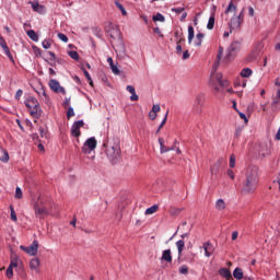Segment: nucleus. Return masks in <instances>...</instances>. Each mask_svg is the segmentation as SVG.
<instances>
[{"instance_id": "f257e3e1", "label": "nucleus", "mask_w": 280, "mask_h": 280, "mask_svg": "<svg viewBox=\"0 0 280 280\" xmlns=\"http://www.w3.org/2000/svg\"><path fill=\"white\" fill-rule=\"evenodd\" d=\"M259 183V167L248 166L245 172V180L242 186V194L244 196H250L255 194L257 184Z\"/></svg>"}, {"instance_id": "f03ea898", "label": "nucleus", "mask_w": 280, "mask_h": 280, "mask_svg": "<svg viewBox=\"0 0 280 280\" xmlns=\"http://www.w3.org/2000/svg\"><path fill=\"white\" fill-rule=\"evenodd\" d=\"M236 13L237 7L233 2H230L226 10L224 11L225 16L233 14V16L228 22L230 32H233V30H240V27H242V23H244V10H242L238 15H235Z\"/></svg>"}, {"instance_id": "7ed1b4c3", "label": "nucleus", "mask_w": 280, "mask_h": 280, "mask_svg": "<svg viewBox=\"0 0 280 280\" xmlns=\"http://www.w3.org/2000/svg\"><path fill=\"white\" fill-rule=\"evenodd\" d=\"M56 205L54 200L42 198L34 205L35 217L38 220H44L45 215H51V209H54Z\"/></svg>"}, {"instance_id": "20e7f679", "label": "nucleus", "mask_w": 280, "mask_h": 280, "mask_svg": "<svg viewBox=\"0 0 280 280\" xmlns=\"http://www.w3.org/2000/svg\"><path fill=\"white\" fill-rule=\"evenodd\" d=\"M106 156L112 163H117L121 159V147L119 141L109 142L106 149Z\"/></svg>"}, {"instance_id": "39448f33", "label": "nucleus", "mask_w": 280, "mask_h": 280, "mask_svg": "<svg viewBox=\"0 0 280 280\" xmlns=\"http://www.w3.org/2000/svg\"><path fill=\"white\" fill-rule=\"evenodd\" d=\"M25 106L28 108L30 115L35 119H39L43 110L40 109V103L33 96H30L25 101Z\"/></svg>"}, {"instance_id": "423d86ee", "label": "nucleus", "mask_w": 280, "mask_h": 280, "mask_svg": "<svg viewBox=\"0 0 280 280\" xmlns=\"http://www.w3.org/2000/svg\"><path fill=\"white\" fill-rule=\"evenodd\" d=\"M276 90L272 95L271 108L272 110H279L280 108V79H276L275 82Z\"/></svg>"}, {"instance_id": "0eeeda50", "label": "nucleus", "mask_w": 280, "mask_h": 280, "mask_svg": "<svg viewBox=\"0 0 280 280\" xmlns=\"http://www.w3.org/2000/svg\"><path fill=\"white\" fill-rule=\"evenodd\" d=\"M97 148V139L95 137L89 138L81 148L83 154H91V152H95Z\"/></svg>"}, {"instance_id": "6e6552de", "label": "nucleus", "mask_w": 280, "mask_h": 280, "mask_svg": "<svg viewBox=\"0 0 280 280\" xmlns=\"http://www.w3.org/2000/svg\"><path fill=\"white\" fill-rule=\"evenodd\" d=\"M270 154H272L270 142H261L258 147V156H260V159H266V156H270Z\"/></svg>"}, {"instance_id": "1a4fd4ad", "label": "nucleus", "mask_w": 280, "mask_h": 280, "mask_svg": "<svg viewBox=\"0 0 280 280\" xmlns=\"http://www.w3.org/2000/svg\"><path fill=\"white\" fill-rule=\"evenodd\" d=\"M38 241H33V243L25 247L23 245L20 246L21 250H23L24 253H26V255H30L31 257H36V255H38Z\"/></svg>"}, {"instance_id": "9d476101", "label": "nucleus", "mask_w": 280, "mask_h": 280, "mask_svg": "<svg viewBox=\"0 0 280 280\" xmlns=\"http://www.w3.org/2000/svg\"><path fill=\"white\" fill-rule=\"evenodd\" d=\"M28 266L32 275H40V259H31Z\"/></svg>"}, {"instance_id": "9b49d317", "label": "nucleus", "mask_w": 280, "mask_h": 280, "mask_svg": "<svg viewBox=\"0 0 280 280\" xmlns=\"http://www.w3.org/2000/svg\"><path fill=\"white\" fill-rule=\"evenodd\" d=\"M49 86L51 91H54V93H62V95L67 94V91L65 90V88H62L60 85V82H58L56 79H51L49 81Z\"/></svg>"}, {"instance_id": "f8f14e48", "label": "nucleus", "mask_w": 280, "mask_h": 280, "mask_svg": "<svg viewBox=\"0 0 280 280\" xmlns=\"http://www.w3.org/2000/svg\"><path fill=\"white\" fill-rule=\"evenodd\" d=\"M80 128H84V120H78L74 121L71 127V135L78 139L82 132L80 131Z\"/></svg>"}, {"instance_id": "ddd939ff", "label": "nucleus", "mask_w": 280, "mask_h": 280, "mask_svg": "<svg viewBox=\"0 0 280 280\" xmlns=\"http://www.w3.org/2000/svg\"><path fill=\"white\" fill-rule=\"evenodd\" d=\"M200 248H203L206 257H211V255H213V253H215V247L213 246V244L210 241L203 243L202 247H200Z\"/></svg>"}, {"instance_id": "4468645a", "label": "nucleus", "mask_w": 280, "mask_h": 280, "mask_svg": "<svg viewBox=\"0 0 280 280\" xmlns=\"http://www.w3.org/2000/svg\"><path fill=\"white\" fill-rule=\"evenodd\" d=\"M240 49V43L238 42H233L231 46L228 48V55L226 59L231 60V57Z\"/></svg>"}, {"instance_id": "2eb2a0df", "label": "nucleus", "mask_w": 280, "mask_h": 280, "mask_svg": "<svg viewBox=\"0 0 280 280\" xmlns=\"http://www.w3.org/2000/svg\"><path fill=\"white\" fill-rule=\"evenodd\" d=\"M172 249H165L162 252L161 261H165L166 264H172Z\"/></svg>"}, {"instance_id": "dca6fc26", "label": "nucleus", "mask_w": 280, "mask_h": 280, "mask_svg": "<svg viewBox=\"0 0 280 280\" xmlns=\"http://www.w3.org/2000/svg\"><path fill=\"white\" fill-rule=\"evenodd\" d=\"M159 144L161 154H165V152H172V150H174L172 147H165V140H163V138H159Z\"/></svg>"}, {"instance_id": "f3484780", "label": "nucleus", "mask_w": 280, "mask_h": 280, "mask_svg": "<svg viewBox=\"0 0 280 280\" xmlns=\"http://www.w3.org/2000/svg\"><path fill=\"white\" fill-rule=\"evenodd\" d=\"M222 162H223V160L222 159H219L217 162H214V164L211 166V168H210V172H211V174H212V176L214 175H217L218 174V172H220V167H222Z\"/></svg>"}, {"instance_id": "a211bd4d", "label": "nucleus", "mask_w": 280, "mask_h": 280, "mask_svg": "<svg viewBox=\"0 0 280 280\" xmlns=\"http://www.w3.org/2000/svg\"><path fill=\"white\" fill-rule=\"evenodd\" d=\"M219 275L223 277L225 280H233V276L231 275V270L228 268H221L219 270Z\"/></svg>"}, {"instance_id": "6ab92c4d", "label": "nucleus", "mask_w": 280, "mask_h": 280, "mask_svg": "<svg viewBox=\"0 0 280 280\" xmlns=\"http://www.w3.org/2000/svg\"><path fill=\"white\" fill-rule=\"evenodd\" d=\"M177 253H178V259L183 257V252L185 250V241L179 240L176 242Z\"/></svg>"}, {"instance_id": "aec40b11", "label": "nucleus", "mask_w": 280, "mask_h": 280, "mask_svg": "<svg viewBox=\"0 0 280 280\" xmlns=\"http://www.w3.org/2000/svg\"><path fill=\"white\" fill-rule=\"evenodd\" d=\"M30 4L32 5V9L34 12H38L39 14H43L44 8L38 3V1H31Z\"/></svg>"}, {"instance_id": "412c9836", "label": "nucleus", "mask_w": 280, "mask_h": 280, "mask_svg": "<svg viewBox=\"0 0 280 280\" xmlns=\"http://www.w3.org/2000/svg\"><path fill=\"white\" fill-rule=\"evenodd\" d=\"M224 209H226V202L224 201V199H218L215 201V210L217 211H224Z\"/></svg>"}, {"instance_id": "4be33fe9", "label": "nucleus", "mask_w": 280, "mask_h": 280, "mask_svg": "<svg viewBox=\"0 0 280 280\" xmlns=\"http://www.w3.org/2000/svg\"><path fill=\"white\" fill-rule=\"evenodd\" d=\"M233 277L236 280L244 279V271L242 270V268H240V267L235 268L234 271H233Z\"/></svg>"}, {"instance_id": "5701e85b", "label": "nucleus", "mask_w": 280, "mask_h": 280, "mask_svg": "<svg viewBox=\"0 0 280 280\" xmlns=\"http://www.w3.org/2000/svg\"><path fill=\"white\" fill-rule=\"evenodd\" d=\"M212 80H217V82L221 85V86H226V82L222 81V73H212L211 75Z\"/></svg>"}, {"instance_id": "b1692460", "label": "nucleus", "mask_w": 280, "mask_h": 280, "mask_svg": "<svg viewBox=\"0 0 280 280\" xmlns=\"http://www.w3.org/2000/svg\"><path fill=\"white\" fill-rule=\"evenodd\" d=\"M213 27H215V12L211 13L207 24V30H213Z\"/></svg>"}, {"instance_id": "393cba45", "label": "nucleus", "mask_w": 280, "mask_h": 280, "mask_svg": "<svg viewBox=\"0 0 280 280\" xmlns=\"http://www.w3.org/2000/svg\"><path fill=\"white\" fill-rule=\"evenodd\" d=\"M0 161H2V163H8L10 161V154H8V151L3 149L0 150Z\"/></svg>"}, {"instance_id": "a878e982", "label": "nucleus", "mask_w": 280, "mask_h": 280, "mask_svg": "<svg viewBox=\"0 0 280 280\" xmlns=\"http://www.w3.org/2000/svg\"><path fill=\"white\" fill-rule=\"evenodd\" d=\"M26 34L28 38H31V40H34V43H38V34H36L34 30L27 31Z\"/></svg>"}, {"instance_id": "bb28decb", "label": "nucleus", "mask_w": 280, "mask_h": 280, "mask_svg": "<svg viewBox=\"0 0 280 280\" xmlns=\"http://www.w3.org/2000/svg\"><path fill=\"white\" fill-rule=\"evenodd\" d=\"M202 104H205V96L198 95L195 100V106H197V108H200L202 107Z\"/></svg>"}, {"instance_id": "cd10ccee", "label": "nucleus", "mask_w": 280, "mask_h": 280, "mask_svg": "<svg viewBox=\"0 0 280 280\" xmlns=\"http://www.w3.org/2000/svg\"><path fill=\"white\" fill-rule=\"evenodd\" d=\"M250 75H253V70H250V68H244L241 71V77L242 78H250Z\"/></svg>"}, {"instance_id": "c85d7f7f", "label": "nucleus", "mask_w": 280, "mask_h": 280, "mask_svg": "<svg viewBox=\"0 0 280 280\" xmlns=\"http://www.w3.org/2000/svg\"><path fill=\"white\" fill-rule=\"evenodd\" d=\"M159 211V206L154 205L145 210V215H152Z\"/></svg>"}, {"instance_id": "c756f323", "label": "nucleus", "mask_w": 280, "mask_h": 280, "mask_svg": "<svg viewBox=\"0 0 280 280\" xmlns=\"http://www.w3.org/2000/svg\"><path fill=\"white\" fill-rule=\"evenodd\" d=\"M115 5H116V8H118V10H120L122 16L128 15V12L126 11V9L124 8V5L121 3H119L118 1H115Z\"/></svg>"}, {"instance_id": "7c9ffc66", "label": "nucleus", "mask_w": 280, "mask_h": 280, "mask_svg": "<svg viewBox=\"0 0 280 280\" xmlns=\"http://www.w3.org/2000/svg\"><path fill=\"white\" fill-rule=\"evenodd\" d=\"M194 36H195L194 26H188V43H189V45H191V40H194Z\"/></svg>"}, {"instance_id": "2f4dec72", "label": "nucleus", "mask_w": 280, "mask_h": 280, "mask_svg": "<svg viewBox=\"0 0 280 280\" xmlns=\"http://www.w3.org/2000/svg\"><path fill=\"white\" fill-rule=\"evenodd\" d=\"M109 36H110V38H119V30H117V28H112V30L109 31Z\"/></svg>"}, {"instance_id": "473e14b6", "label": "nucleus", "mask_w": 280, "mask_h": 280, "mask_svg": "<svg viewBox=\"0 0 280 280\" xmlns=\"http://www.w3.org/2000/svg\"><path fill=\"white\" fill-rule=\"evenodd\" d=\"M196 38H197L196 45L197 47H200L202 45V38H205V34L199 33L196 35Z\"/></svg>"}, {"instance_id": "72a5a7b5", "label": "nucleus", "mask_w": 280, "mask_h": 280, "mask_svg": "<svg viewBox=\"0 0 280 280\" xmlns=\"http://www.w3.org/2000/svg\"><path fill=\"white\" fill-rule=\"evenodd\" d=\"M68 56H70V58H72V60H80V55L78 54V51L70 50L68 52Z\"/></svg>"}, {"instance_id": "f704fd0d", "label": "nucleus", "mask_w": 280, "mask_h": 280, "mask_svg": "<svg viewBox=\"0 0 280 280\" xmlns=\"http://www.w3.org/2000/svg\"><path fill=\"white\" fill-rule=\"evenodd\" d=\"M153 21H160V23H165V16L161 13H156V15L153 16Z\"/></svg>"}, {"instance_id": "c9c22d12", "label": "nucleus", "mask_w": 280, "mask_h": 280, "mask_svg": "<svg viewBox=\"0 0 280 280\" xmlns=\"http://www.w3.org/2000/svg\"><path fill=\"white\" fill-rule=\"evenodd\" d=\"M189 273V267L187 265H183L179 267V275H188Z\"/></svg>"}, {"instance_id": "e433bc0d", "label": "nucleus", "mask_w": 280, "mask_h": 280, "mask_svg": "<svg viewBox=\"0 0 280 280\" xmlns=\"http://www.w3.org/2000/svg\"><path fill=\"white\" fill-rule=\"evenodd\" d=\"M82 71L88 80V82L90 83L91 86H93V79H91V74H89V71H86V69L82 68Z\"/></svg>"}, {"instance_id": "4c0bfd02", "label": "nucleus", "mask_w": 280, "mask_h": 280, "mask_svg": "<svg viewBox=\"0 0 280 280\" xmlns=\"http://www.w3.org/2000/svg\"><path fill=\"white\" fill-rule=\"evenodd\" d=\"M15 198L18 200H21V198H23V190H21V187L15 188Z\"/></svg>"}, {"instance_id": "58836bf2", "label": "nucleus", "mask_w": 280, "mask_h": 280, "mask_svg": "<svg viewBox=\"0 0 280 280\" xmlns=\"http://www.w3.org/2000/svg\"><path fill=\"white\" fill-rule=\"evenodd\" d=\"M19 266V258H12L9 268H16Z\"/></svg>"}, {"instance_id": "ea45409f", "label": "nucleus", "mask_w": 280, "mask_h": 280, "mask_svg": "<svg viewBox=\"0 0 280 280\" xmlns=\"http://www.w3.org/2000/svg\"><path fill=\"white\" fill-rule=\"evenodd\" d=\"M59 40H62V43H69V38L67 37V35L62 34V33H58L57 34Z\"/></svg>"}, {"instance_id": "a19ab883", "label": "nucleus", "mask_w": 280, "mask_h": 280, "mask_svg": "<svg viewBox=\"0 0 280 280\" xmlns=\"http://www.w3.org/2000/svg\"><path fill=\"white\" fill-rule=\"evenodd\" d=\"M5 276L8 277V279H12V277H14V271L12 267H8Z\"/></svg>"}, {"instance_id": "79ce46f5", "label": "nucleus", "mask_w": 280, "mask_h": 280, "mask_svg": "<svg viewBox=\"0 0 280 280\" xmlns=\"http://www.w3.org/2000/svg\"><path fill=\"white\" fill-rule=\"evenodd\" d=\"M10 211H11V220H13V222H16L19 219L16 218V212L14 211V207L10 206Z\"/></svg>"}, {"instance_id": "37998d69", "label": "nucleus", "mask_w": 280, "mask_h": 280, "mask_svg": "<svg viewBox=\"0 0 280 280\" xmlns=\"http://www.w3.org/2000/svg\"><path fill=\"white\" fill-rule=\"evenodd\" d=\"M38 95H43L45 97V102H49V96H47V93L45 92V89H39V91L37 92Z\"/></svg>"}, {"instance_id": "c03bdc74", "label": "nucleus", "mask_w": 280, "mask_h": 280, "mask_svg": "<svg viewBox=\"0 0 280 280\" xmlns=\"http://www.w3.org/2000/svg\"><path fill=\"white\" fill-rule=\"evenodd\" d=\"M167 115H168V114L166 113L165 116H164V119H163L162 122L160 124V126H159L156 132H161V129H162L163 126H165V124L167 122Z\"/></svg>"}, {"instance_id": "a18cd8bd", "label": "nucleus", "mask_w": 280, "mask_h": 280, "mask_svg": "<svg viewBox=\"0 0 280 280\" xmlns=\"http://www.w3.org/2000/svg\"><path fill=\"white\" fill-rule=\"evenodd\" d=\"M75 115V112L73 110V107H69L67 112V119H71Z\"/></svg>"}, {"instance_id": "49530a36", "label": "nucleus", "mask_w": 280, "mask_h": 280, "mask_svg": "<svg viewBox=\"0 0 280 280\" xmlns=\"http://www.w3.org/2000/svg\"><path fill=\"white\" fill-rule=\"evenodd\" d=\"M110 69L113 71L114 75H119L120 71H119V68L117 67V65H112Z\"/></svg>"}, {"instance_id": "de8ad7c7", "label": "nucleus", "mask_w": 280, "mask_h": 280, "mask_svg": "<svg viewBox=\"0 0 280 280\" xmlns=\"http://www.w3.org/2000/svg\"><path fill=\"white\" fill-rule=\"evenodd\" d=\"M180 43H183V37H180L177 42V46H176L177 54H180L183 51V46H180Z\"/></svg>"}, {"instance_id": "09e8293b", "label": "nucleus", "mask_w": 280, "mask_h": 280, "mask_svg": "<svg viewBox=\"0 0 280 280\" xmlns=\"http://www.w3.org/2000/svg\"><path fill=\"white\" fill-rule=\"evenodd\" d=\"M118 54H120V56H126V46H124V44L119 46Z\"/></svg>"}, {"instance_id": "8fccbe9b", "label": "nucleus", "mask_w": 280, "mask_h": 280, "mask_svg": "<svg viewBox=\"0 0 280 280\" xmlns=\"http://www.w3.org/2000/svg\"><path fill=\"white\" fill-rule=\"evenodd\" d=\"M151 112L155 114L161 113V105L159 104L153 105Z\"/></svg>"}, {"instance_id": "3c124183", "label": "nucleus", "mask_w": 280, "mask_h": 280, "mask_svg": "<svg viewBox=\"0 0 280 280\" xmlns=\"http://www.w3.org/2000/svg\"><path fill=\"white\" fill-rule=\"evenodd\" d=\"M0 46L2 47V49L8 48V44H5V39L3 38V36H0Z\"/></svg>"}, {"instance_id": "603ef678", "label": "nucleus", "mask_w": 280, "mask_h": 280, "mask_svg": "<svg viewBox=\"0 0 280 280\" xmlns=\"http://www.w3.org/2000/svg\"><path fill=\"white\" fill-rule=\"evenodd\" d=\"M172 12H175L176 14H180V12H185V8H173Z\"/></svg>"}, {"instance_id": "864d4df0", "label": "nucleus", "mask_w": 280, "mask_h": 280, "mask_svg": "<svg viewBox=\"0 0 280 280\" xmlns=\"http://www.w3.org/2000/svg\"><path fill=\"white\" fill-rule=\"evenodd\" d=\"M3 51L5 54V56H8V58H10L12 60V52H10V48L7 46V48H3Z\"/></svg>"}, {"instance_id": "5fc2aeb1", "label": "nucleus", "mask_w": 280, "mask_h": 280, "mask_svg": "<svg viewBox=\"0 0 280 280\" xmlns=\"http://www.w3.org/2000/svg\"><path fill=\"white\" fill-rule=\"evenodd\" d=\"M230 167H235V155L230 156Z\"/></svg>"}, {"instance_id": "6e6d98bb", "label": "nucleus", "mask_w": 280, "mask_h": 280, "mask_svg": "<svg viewBox=\"0 0 280 280\" xmlns=\"http://www.w3.org/2000/svg\"><path fill=\"white\" fill-rule=\"evenodd\" d=\"M126 89H127L128 93H131V95L137 93V91L135 90V86H132V85H127Z\"/></svg>"}, {"instance_id": "4d7b16f0", "label": "nucleus", "mask_w": 280, "mask_h": 280, "mask_svg": "<svg viewBox=\"0 0 280 280\" xmlns=\"http://www.w3.org/2000/svg\"><path fill=\"white\" fill-rule=\"evenodd\" d=\"M156 117H158V114L156 113H154V112H150L149 113V118L152 120V121H154V119H156Z\"/></svg>"}, {"instance_id": "13d9d810", "label": "nucleus", "mask_w": 280, "mask_h": 280, "mask_svg": "<svg viewBox=\"0 0 280 280\" xmlns=\"http://www.w3.org/2000/svg\"><path fill=\"white\" fill-rule=\"evenodd\" d=\"M228 176H230L232 180H235V173L233 172V170H228Z\"/></svg>"}, {"instance_id": "bf43d9fd", "label": "nucleus", "mask_w": 280, "mask_h": 280, "mask_svg": "<svg viewBox=\"0 0 280 280\" xmlns=\"http://www.w3.org/2000/svg\"><path fill=\"white\" fill-rule=\"evenodd\" d=\"M130 100H131V102H138L139 101V95H137V92L131 94Z\"/></svg>"}, {"instance_id": "052dcab7", "label": "nucleus", "mask_w": 280, "mask_h": 280, "mask_svg": "<svg viewBox=\"0 0 280 280\" xmlns=\"http://www.w3.org/2000/svg\"><path fill=\"white\" fill-rule=\"evenodd\" d=\"M241 119H244L245 124H248V118H246V114L242 113V112H237Z\"/></svg>"}, {"instance_id": "680f3d73", "label": "nucleus", "mask_w": 280, "mask_h": 280, "mask_svg": "<svg viewBox=\"0 0 280 280\" xmlns=\"http://www.w3.org/2000/svg\"><path fill=\"white\" fill-rule=\"evenodd\" d=\"M42 45H43L44 49H49V47H51V44L48 40H44L42 43Z\"/></svg>"}, {"instance_id": "e2e57ef3", "label": "nucleus", "mask_w": 280, "mask_h": 280, "mask_svg": "<svg viewBox=\"0 0 280 280\" xmlns=\"http://www.w3.org/2000/svg\"><path fill=\"white\" fill-rule=\"evenodd\" d=\"M153 32H154V34H158V36H160L161 38H163V33L161 32V28L155 27V28L153 30Z\"/></svg>"}, {"instance_id": "0e129e2a", "label": "nucleus", "mask_w": 280, "mask_h": 280, "mask_svg": "<svg viewBox=\"0 0 280 280\" xmlns=\"http://www.w3.org/2000/svg\"><path fill=\"white\" fill-rule=\"evenodd\" d=\"M21 95H23V90H18L15 94V100H20Z\"/></svg>"}, {"instance_id": "69168bd1", "label": "nucleus", "mask_w": 280, "mask_h": 280, "mask_svg": "<svg viewBox=\"0 0 280 280\" xmlns=\"http://www.w3.org/2000/svg\"><path fill=\"white\" fill-rule=\"evenodd\" d=\"M249 16H255V9L253 7L248 8Z\"/></svg>"}, {"instance_id": "338daca9", "label": "nucleus", "mask_w": 280, "mask_h": 280, "mask_svg": "<svg viewBox=\"0 0 280 280\" xmlns=\"http://www.w3.org/2000/svg\"><path fill=\"white\" fill-rule=\"evenodd\" d=\"M240 234L237 233V231H234L233 233H232V240L235 242V240H237V236H238Z\"/></svg>"}, {"instance_id": "774afa93", "label": "nucleus", "mask_w": 280, "mask_h": 280, "mask_svg": "<svg viewBox=\"0 0 280 280\" xmlns=\"http://www.w3.org/2000/svg\"><path fill=\"white\" fill-rule=\"evenodd\" d=\"M187 58H189V51L188 50L184 51V54H183V60H187Z\"/></svg>"}]
</instances>
